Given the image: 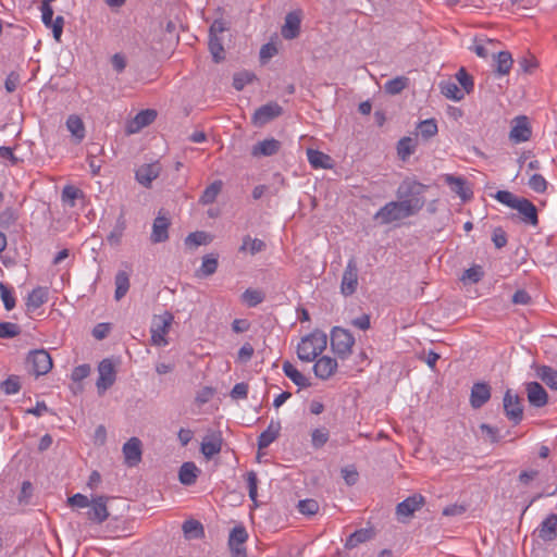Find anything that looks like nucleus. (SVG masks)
<instances>
[{"mask_svg": "<svg viewBox=\"0 0 557 557\" xmlns=\"http://www.w3.org/2000/svg\"><path fill=\"white\" fill-rule=\"evenodd\" d=\"M425 189V185L414 180H405L397 189V197L401 200L387 202L374 214V220L389 224L417 214L424 207L422 194Z\"/></svg>", "mask_w": 557, "mask_h": 557, "instance_id": "f257e3e1", "label": "nucleus"}, {"mask_svg": "<svg viewBox=\"0 0 557 557\" xmlns=\"http://www.w3.org/2000/svg\"><path fill=\"white\" fill-rule=\"evenodd\" d=\"M326 346V334L321 331H313L299 342L297 356L301 361L311 362L325 350Z\"/></svg>", "mask_w": 557, "mask_h": 557, "instance_id": "f03ea898", "label": "nucleus"}, {"mask_svg": "<svg viewBox=\"0 0 557 557\" xmlns=\"http://www.w3.org/2000/svg\"><path fill=\"white\" fill-rule=\"evenodd\" d=\"M355 338L351 333L343 327L335 326L331 332V348L342 359L351 354Z\"/></svg>", "mask_w": 557, "mask_h": 557, "instance_id": "7ed1b4c3", "label": "nucleus"}, {"mask_svg": "<svg viewBox=\"0 0 557 557\" xmlns=\"http://www.w3.org/2000/svg\"><path fill=\"white\" fill-rule=\"evenodd\" d=\"M172 321L173 315L169 312L153 317L150 329L152 345L160 347L168 345L166 335Z\"/></svg>", "mask_w": 557, "mask_h": 557, "instance_id": "20e7f679", "label": "nucleus"}, {"mask_svg": "<svg viewBox=\"0 0 557 557\" xmlns=\"http://www.w3.org/2000/svg\"><path fill=\"white\" fill-rule=\"evenodd\" d=\"M227 29L226 24L223 20H215L209 29V50L212 54L213 61L219 63L225 59L224 48L222 39L219 37Z\"/></svg>", "mask_w": 557, "mask_h": 557, "instance_id": "39448f33", "label": "nucleus"}, {"mask_svg": "<svg viewBox=\"0 0 557 557\" xmlns=\"http://www.w3.org/2000/svg\"><path fill=\"white\" fill-rule=\"evenodd\" d=\"M27 363L30 372L36 376L47 374L52 368V358L45 349L30 351L27 357Z\"/></svg>", "mask_w": 557, "mask_h": 557, "instance_id": "423d86ee", "label": "nucleus"}, {"mask_svg": "<svg viewBox=\"0 0 557 557\" xmlns=\"http://www.w3.org/2000/svg\"><path fill=\"white\" fill-rule=\"evenodd\" d=\"M503 403L506 417L513 422V424L520 423L523 418L521 398L517 394H513L511 389H507Z\"/></svg>", "mask_w": 557, "mask_h": 557, "instance_id": "0eeeda50", "label": "nucleus"}, {"mask_svg": "<svg viewBox=\"0 0 557 557\" xmlns=\"http://www.w3.org/2000/svg\"><path fill=\"white\" fill-rule=\"evenodd\" d=\"M282 113L283 108L277 102H269L255 111L251 122L255 126L261 127L282 115Z\"/></svg>", "mask_w": 557, "mask_h": 557, "instance_id": "6e6552de", "label": "nucleus"}, {"mask_svg": "<svg viewBox=\"0 0 557 557\" xmlns=\"http://www.w3.org/2000/svg\"><path fill=\"white\" fill-rule=\"evenodd\" d=\"M97 389L99 395H103L110 388L116 377L115 369L110 359H103L98 366Z\"/></svg>", "mask_w": 557, "mask_h": 557, "instance_id": "1a4fd4ad", "label": "nucleus"}, {"mask_svg": "<svg viewBox=\"0 0 557 557\" xmlns=\"http://www.w3.org/2000/svg\"><path fill=\"white\" fill-rule=\"evenodd\" d=\"M358 287V267L357 262L354 258L349 259L347 265L344 270L342 282H341V293L344 296L352 295Z\"/></svg>", "mask_w": 557, "mask_h": 557, "instance_id": "9d476101", "label": "nucleus"}, {"mask_svg": "<svg viewBox=\"0 0 557 557\" xmlns=\"http://www.w3.org/2000/svg\"><path fill=\"white\" fill-rule=\"evenodd\" d=\"M248 539V533L243 525H237L232 529L228 536V546L233 557H246L245 542Z\"/></svg>", "mask_w": 557, "mask_h": 557, "instance_id": "9b49d317", "label": "nucleus"}, {"mask_svg": "<svg viewBox=\"0 0 557 557\" xmlns=\"http://www.w3.org/2000/svg\"><path fill=\"white\" fill-rule=\"evenodd\" d=\"M223 446V437L221 432H209L202 438L200 451L207 460L220 454Z\"/></svg>", "mask_w": 557, "mask_h": 557, "instance_id": "f8f14e48", "label": "nucleus"}, {"mask_svg": "<svg viewBox=\"0 0 557 557\" xmlns=\"http://www.w3.org/2000/svg\"><path fill=\"white\" fill-rule=\"evenodd\" d=\"M161 171L162 166L159 162L143 164L135 171V178L141 186L149 188Z\"/></svg>", "mask_w": 557, "mask_h": 557, "instance_id": "ddd939ff", "label": "nucleus"}, {"mask_svg": "<svg viewBox=\"0 0 557 557\" xmlns=\"http://www.w3.org/2000/svg\"><path fill=\"white\" fill-rule=\"evenodd\" d=\"M124 461L128 467H135L141 461L143 444L138 437H131L124 443L123 448Z\"/></svg>", "mask_w": 557, "mask_h": 557, "instance_id": "4468645a", "label": "nucleus"}, {"mask_svg": "<svg viewBox=\"0 0 557 557\" xmlns=\"http://www.w3.org/2000/svg\"><path fill=\"white\" fill-rule=\"evenodd\" d=\"M532 129L527 116H517L509 133V138L515 144L528 141L531 138Z\"/></svg>", "mask_w": 557, "mask_h": 557, "instance_id": "2eb2a0df", "label": "nucleus"}, {"mask_svg": "<svg viewBox=\"0 0 557 557\" xmlns=\"http://www.w3.org/2000/svg\"><path fill=\"white\" fill-rule=\"evenodd\" d=\"M534 534L543 542H553L557 539V513H549L535 529Z\"/></svg>", "mask_w": 557, "mask_h": 557, "instance_id": "dca6fc26", "label": "nucleus"}, {"mask_svg": "<svg viewBox=\"0 0 557 557\" xmlns=\"http://www.w3.org/2000/svg\"><path fill=\"white\" fill-rule=\"evenodd\" d=\"M525 392L531 406L542 408L547 405L548 395L539 382H528L525 384Z\"/></svg>", "mask_w": 557, "mask_h": 557, "instance_id": "f3484780", "label": "nucleus"}, {"mask_svg": "<svg viewBox=\"0 0 557 557\" xmlns=\"http://www.w3.org/2000/svg\"><path fill=\"white\" fill-rule=\"evenodd\" d=\"M301 13L299 11L289 12L285 16V23L282 26L281 34L284 39L292 40L298 37L300 33Z\"/></svg>", "mask_w": 557, "mask_h": 557, "instance_id": "a211bd4d", "label": "nucleus"}, {"mask_svg": "<svg viewBox=\"0 0 557 557\" xmlns=\"http://www.w3.org/2000/svg\"><path fill=\"white\" fill-rule=\"evenodd\" d=\"M337 367L338 364L336 359L329 356H322L315 360L313 364V372L317 377L327 380L335 374Z\"/></svg>", "mask_w": 557, "mask_h": 557, "instance_id": "6ab92c4d", "label": "nucleus"}, {"mask_svg": "<svg viewBox=\"0 0 557 557\" xmlns=\"http://www.w3.org/2000/svg\"><path fill=\"white\" fill-rule=\"evenodd\" d=\"M107 502L108 497L106 496H97L92 498L89 505L90 510L87 512L88 519L96 523L104 522L109 517Z\"/></svg>", "mask_w": 557, "mask_h": 557, "instance_id": "aec40b11", "label": "nucleus"}, {"mask_svg": "<svg viewBox=\"0 0 557 557\" xmlns=\"http://www.w3.org/2000/svg\"><path fill=\"white\" fill-rule=\"evenodd\" d=\"M491 398V387L487 383H474L470 394V405L474 409L484 406Z\"/></svg>", "mask_w": 557, "mask_h": 557, "instance_id": "412c9836", "label": "nucleus"}, {"mask_svg": "<svg viewBox=\"0 0 557 557\" xmlns=\"http://www.w3.org/2000/svg\"><path fill=\"white\" fill-rule=\"evenodd\" d=\"M499 41L490 38L475 39L472 47L470 48L478 57L487 59L488 57L494 58L496 54V46Z\"/></svg>", "mask_w": 557, "mask_h": 557, "instance_id": "4be33fe9", "label": "nucleus"}, {"mask_svg": "<svg viewBox=\"0 0 557 557\" xmlns=\"http://www.w3.org/2000/svg\"><path fill=\"white\" fill-rule=\"evenodd\" d=\"M170 220L165 216L158 215L152 224L150 240L153 244L164 243L169 238Z\"/></svg>", "mask_w": 557, "mask_h": 557, "instance_id": "5701e85b", "label": "nucleus"}, {"mask_svg": "<svg viewBox=\"0 0 557 557\" xmlns=\"http://www.w3.org/2000/svg\"><path fill=\"white\" fill-rule=\"evenodd\" d=\"M521 214L523 222L535 226L539 223L537 209L527 198H521L515 208Z\"/></svg>", "mask_w": 557, "mask_h": 557, "instance_id": "b1692460", "label": "nucleus"}, {"mask_svg": "<svg viewBox=\"0 0 557 557\" xmlns=\"http://www.w3.org/2000/svg\"><path fill=\"white\" fill-rule=\"evenodd\" d=\"M423 503V496L413 495L399 503L396 507V512L400 517H410L414 511L422 507Z\"/></svg>", "mask_w": 557, "mask_h": 557, "instance_id": "393cba45", "label": "nucleus"}, {"mask_svg": "<svg viewBox=\"0 0 557 557\" xmlns=\"http://www.w3.org/2000/svg\"><path fill=\"white\" fill-rule=\"evenodd\" d=\"M281 143L274 138L264 139L256 144L251 149L253 157H270L278 152Z\"/></svg>", "mask_w": 557, "mask_h": 557, "instance_id": "a878e982", "label": "nucleus"}, {"mask_svg": "<svg viewBox=\"0 0 557 557\" xmlns=\"http://www.w3.org/2000/svg\"><path fill=\"white\" fill-rule=\"evenodd\" d=\"M48 300V289L38 286L34 288L27 296L26 308L27 311H35Z\"/></svg>", "mask_w": 557, "mask_h": 557, "instance_id": "bb28decb", "label": "nucleus"}, {"mask_svg": "<svg viewBox=\"0 0 557 557\" xmlns=\"http://www.w3.org/2000/svg\"><path fill=\"white\" fill-rule=\"evenodd\" d=\"M200 474V469L191 461L184 462L178 471L180 482L184 485H193L198 475Z\"/></svg>", "mask_w": 557, "mask_h": 557, "instance_id": "cd10ccee", "label": "nucleus"}, {"mask_svg": "<svg viewBox=\"0 0 557 557\" xmlns=\"http://www.w3.org/2000/svg\"><path fill=\"white\" fill-rule=\"evenodd\" d=\"M280 430V422L271 421L267 430H264L258 437V448L264 449L269 447L277 438Z\"/></svg>", "mask_w": 557, "mask_h": 557, "instance_id": "c85d7f7f", "label": "nucleus"}, {"mask_svg": "<svg viewBox=\"0 0 557 557\" xmlns=\"http://www.w3.org/2000/svg\"><path fill=\"white\" fill-rule=\"evenodd\" d=\"M493 60L495 62V71L497 75L504 76L509 74L513 63L509 51H497Z\"/></svg>", "mask_w": 557, "mask_h": 557, "instance_id": "c756f323", "label": "nucleus"}, {"mask_svg": "<svg viewBox=\"0 0 557 557\" xmlns=\"http://www.w3.org/2000/svg\"><path fill=\"white\" fill-rule=\"evenodd\" d=\"M283 372L284 374L298 387L307 388L310 386L309 380L298 371L289 361H285L283 363Z\"/></svg>", "mask_w": 557, "mask_h": 557, "instance_id": "7c9ffc66", "label": "nucleus"}, {"mask_svg": "<svg viewBox=\"0 0 557 557\" xmlns=\"http://www.w3.org/2000/svg\"><path fill=\"white\" fill-rule=\"evenodd\" d=\"M535 375L550 389L557 391V370L549 366H536Z\"/></svg>", "mask_w": 557, "mask_h": 557, "instance_id": "2f4dec72", "label": "nucleus"}, {"mask_svg": "<svg viewBox=\"0 0 557 557\" xmlns=\"http://www.w3.org/2000/svg\"><path fill=\"white\" fill-rule=\"evenodd\" d=\"M307 157L310 165L314 169H330L332 168V159L329 154L315 150L308 149Z\"/></svg>", "mask_w": 557, "mask_h": 557, "instance_id": "473e14b6", "label": "nucleus"}, {"mask_svg": "<svg viewBox=\"0 0 557 557\" xmlns=\"http://www.w3.org/2000/svg\"><path fill=\"white\" fill-rule=\"evenodd\" d=\"M157 116L154 110H144L137 113L133 123L129 125V133L138 132L140 128L151 124Z\"/></svg>", "mask_w": 557, "mask_h": 557, "instance_id": "72a5a7b5", "label": "nucleus"}, {"mask_svg": "<svg viewBox=\"0 0 557 557\" xmlns=\"http://www.w3.org/2000/svg\"><path fill=\"white\" fill-rule=\"evenodd\" d=\"M66 127L69 132L72 134V136L79 143L85 137V125L82 121V119L76 115L72 114L66 120Z\"/></svg>", "mask_w": 557, "mask_h": 557, "instance_id": "f704fd0d", "label": "nucleus"}, {"mask_svg": "<svg viewBox=\"0 0 557 557\" xmlns=\"http://www.w3.org/2000/svg\"><path fill=\"white\" fill-rule=\"evenodd\" d=\"M129 275L125 271H119L115 275V300H121L129 289Z\"/></svg>", "mask_w": 557, "mask_h": 557, "instance_id": "c9c22d12", "label": "nucleus"}, {"mask_svg": "<svg viewBox=\"0 0 557 557\" xmlns=\"http://www.w3.org/2000/svg\"><path fill=\"white\" fill-rule=\"evenodd\" d=\"M222 187V181H214L203 190L202 195L199 198V202L205 206L213 203L219 194L221 193Z\"/></svg>", "mask_w": 557, "mask_h": 557, "instance_id": "e433bc0d", "label": "nucleus"}, {"mask_svg": "<svg viewBox=\"0 0 557 557\" xmlns=\"http://www.w3.org/2000/svg\"><path fill=\"white\" fill-rule=\"evenodd\" d=\"M445 183L462 199H467L469 197V190L466 187V181L462 177L447 174L445 176Z\"/></svg>", "mask_w": 557, "mask_h": 557, "instance_id": "4c0bfd02", "label": "nucleus"}, {"mask_svg": "<svg viewBox=\"0 0 557 557\" xmlns=\"http://www.w3.org/2000/svg\"><path fill=\"white\" fill-rule=\"evenodd\" d=\"M372 536V532L368 529H360L351 533L346 540L345 547L346 548H355L359 544L369 541Z\"/></svg>", "mask_w": 557, "mask_h": 557, "instance_id": "58836bf2", "label": "nucleus"}, {"mask_svg": "<svg viewBox=\"0 0 557 557\" xmlns=\"http://www.w3.org/2000/svg\"><path fill=\"white\" fill-rule=\"evenodd\" d=\"M183 531L186 539H201L205 534L202 524L197 520H187L183 523Z\"/></svg>", "mask_w": 557, "mask_h": 557, "instance_id": "ea45409f", "label": "nucleus"}, {"mask_svg": "<svg viewBox=\"0 0 557 557\" xmlns=\"http://www.w3.org/2000/svg\"><path fill=\"white\" fill-rule=\"evenodd\" d=\"M417 128L419 131L420 136L424 140H429L430 138L434 137L438 132L435 119H426L424 121H421L418 124Z\"/></svg>", "mask_w": 557, "mask_h": 557, "instance_id": "a19ab883", "label": "nucleus"}, {"mask_svg": "<svg viewBox=\"0 0 557 557\" xmlns=\"http://www.w3.org/2000/svg\"><path fill=\"white\" fill-rule=\"evenodd\" d=\"M265 249V243L259 238H251L250 236H245L243 238V244L239 247V251H249L251 255H256Z\"/></svg>", "mask_w": 557, "mask_h": 557, "instance_id": "79ce46f5", "label": "nucleus"}, {"mask_svg": "<svg viewBox=\"0 0 557 557\" xmlns=\"http://www.w3.org/2000/svg\"><path fill=\"white\" fill-rule=\"evenodd\" d=\"M414 150L416 143L411 137H403L397 144V153L403 161L407 160Z\"/></svg>", "mask_w": 557, "mask_h": 557, "instance_id": "37998d69", "label": "nucleus"}, {"mask_svg": "<svg viewBox=\"0 0 557 557\" xmlns=\"http://www.w3.org/2000/svg\"><path fill=\"white\" fill-rule=\"evenodd\" d=\"M409 79L405 76H397L385 83L384 89L387 94L397 95L400 94L407 86Z\"/></svg>", "mask_w": 557, "mask_h": 557, "instance_id": "c03bdc74", "label": "nucleus"}, {"mask_svg": "<svg viewBox=\"0 0 557 557\" xmlns=\"http://www.w3.org/2000/svg\"><path fill=\"white\" fill-rule=\"evenodd\" d=\"M242 299L248 307L253 308L263 301L264 294L259 289L248 288L243 293Z\"/></svg>", "mask_w": 557, "mask_h": 557, "instance_id": "a18cd8bd", "label": "nucleus"}, {"mask_svg": "<svg viewBox=\"0 0 557 557\" xmlns=\"http://www.w3.org/2000/svg\"><path fill=\"white\" fill-rule=\"evenodd\" d=\"M330 438V432L326 428H318L311 432V445L313 448H322Z\"/></svg>", "mask_w": 557, "mask_h": 557, "instance_id": "49530a36", "label": "nucleus"}, {"mask_svg": "<svg viewBox=\"0 0 557 557\" xmlns=\"http://www.w3.org/2000/svg\"><path fill=\"white\" fill-rule=\"evenodd\" d=\"M216 269L218 258L214 257L213 255H206L202 258V263L198 272L201 273V275L203 276H210L216 272Z\"/></svg>", "mask_w": 557, "mask_h": 557, "instance_id": "de8ad7c7", "label": "nucleus"}, {"mask_svg": "<svg viewBox=\"0 0 557 557\" xmlns=\"http://www.w3.org/2000/svg\"><path fill=\"white\" fill-rule=\"evenodd\" d=\"M0 389L5 395H14L21 389V382L17 375H10L0 384Z\"/></svg>", "mask_w": 557, "mask_h": 557, "instance_id": "09e8293b", "label": "nucleus"}, {"mask_svg": "<svg viewBox=\"0 0 557 557\" xmlns=\"http://www.w3.org/2000/svg\"><path fill=\"white\" fill-rule=\"evenodd\" d=\"M209 243H211V236L206 232L190 233L185 239L186 245L196 247L201 245H208Z\"/></svg>", "mask_w": 557, "mask_h": 557, "instance_id": "8fccbe9b", "label": "nucleus"}, {"mask_svg": "<svg viewBox=\"0 0 557 557\" xmlns=\"http://www.w3.org/2000/svg\"><path fill=\"white\" fill-rule=\"evenodd\" d=\"M124 230H125V220L121 215L117 219L116 225L114 226L112 232L108 235L107 240L111 245H119L121 242V238L123 236Z\"/></svg>", "mask_w": 557, "mask_h": 557, "instance_id": "3c124183", "label": "nucleus"}, {"mask_svg": "<svg viewBox=\"0 0 557 557\" xmlns=\"http://www.w3.org/2000/svg\"><path fill=\"white\" fill-rule=\"evenodd\" d=\"M442 92L446 98L456 101H459L465 97L463 91L455 83L451 82H448L442 86Z\"/></svg>", "mask_w": 557, "mask_h": 557, "instance_id": "603ef678", "label": "nucleus"}, {"mask_svg": "<svg viewBox=\"0 0 557 557\" xmlns=\"http://www.w3.org/2000/svg\"><path fill=\"white\" fill-rule=\"evenodd\" d=\"M495 198L503 205L509 207V208H512L515 209L516 206H517V202H519V200L522 198V197H517L515 196L512 193L508 191V190H498L495 195Z\"/></svg>", "mask_w": 557, "mask_h": 557, "instance_id": "864d4df0", "label": "nucleus"}, {"mask_svg": "<svg viewBox=\"0 0 557 557\" xmlns=\"http://www.w3.org/2000/svg\"><path fill=\"white\" fill-rule=\"evenodd\" d=\"M479 428L485 441L491 443H497L500 441L499 430L497 428H494L487 423H482Z\"/></svg>", "mask_w": 557, "mask_h": 557, "instance_id": "5fc2aeb1", "label": "nucleus"}, {"mask_svg": "<svg viewBox=\"0 0 557 557\" xmlns=\"http://www.w3.org/2000/svg\"><path fill=\"white\" fill-rule=\"evenodd\" d=\"M21 333V327L16 323L0 322V338H13Z\"/></svg>", "mask_w": 557, "mask_h": 557, "instance_id": "6e6d98bb", "label": "nucleus"}, {"mask_svg": "<svg viewBox=\"0 0 557 557\" xmlns=\"http://www.w3.org/2000/svg\"><path fill=\"white\" fill-rule=\"evenodd\" d=\"M246 481H247V487H248V494L249 498L257 504V491H258V478L257 473L255 471H249L246 474Z\"/></svg>", "mask_w": 557, "mask_h": 557, "instance_id": "4d7b16f0", "label": "nucleus"}, {"mask_svg": "<svg viewBox=\"0 0 557 557\" xmlns=\"http://www.w3.org/2000/svg\"><path fill=\"white\" fill-rule=\"evenodd\" d=\"M255 79V75L249 72L237 73L233 77V86L236 90H242L246 85Z\"/></svg>", "mask_w": 557, "mask_h": 557, "instance_id": "13d9d810", "label": "nucleus"}, {"mask_svg": "<svg viewBox=\"0 0 557 557\" xmlns=\"http://www.w3.org/2000/svg\"><path fill=\"white\" fill-rule=\"evenodd\" d=\"M298 510L302 515L313 516L319 511V503L314 499H304L298 503Z\"/></svg>", "mask_w": 557, "mask_h": 557, "instance_id": "bf43d9fd", "label": "nucleus"}, {"mask_svg": "<svg viewBox=\"0 0 557 557\" xmlns=\"http://www.w3.org/2000/svg\"><path fill=\"white\" fill-rule=\"evenodd\" d=\"M0 295L3 301L4 308L10 311L15 307V298L12 290L0 282Z\"/></svg>", "mask_w": 557, "mask_h": 557, "instance_id": "052dcab7", "label": "nucleus"}, {"mask_svg": "<svg viewBox=\"0 0 557 557\" xmlns=\"http://www.w3.org/2000/svg\"><path fill=\"white\" fill-rule=\"evenodd\" d=\"M529 186L536 193H544L547 188V182L541 174H533L529 180Z\"/></svg>", "mask_w": 557, "mask_h": 557, "instance_id": "680f3d73", "label": "nucleus"}, {"mask_svg": "<svg viewBox=\"0 0 557 557\" xmlns=\"http://www.w3.org/2000/svg\"><path fill=\"white\" fill-rule=\"evenodd\" d=\"M90 366L87 363L75 367L71 373V379L74 382H81L90 374Z\"/></svg>", "mask_w": 557, "mask_h": 557, "instance_id": "e2e57ef3", "label": "nucleus"}, {"mask_svg": "<svg viewBox=\"0 0 557 557\" xmlns=\"http://www.w3.org/2000/svg\"><path fill=\"white\" fill-rule=\"evenodd\" d=\"M81 190L74 186H65L62 190V200L63 202L70 203V206H74L75 199L79 196Z\"/></svg>", "mask_w": 557, "mask_h": 557, "instance_id": "0e129e2a", "label": "nucleus"}, {"mask_svg": "<svg viewBox=\"0 0 557 557\" xmlns=\"http://www.w3.org/2000/svg\"><path fill=\"white\" fill-rule=\"evenodd\" d=\"M456 77L467 92L473 88L472 77L466 72L465 69H460L456 74Z\"/></svg>", "mask_w": 557, "mask_h": 557, "instance_id": "69168bd1", "label": "nucleus"}, {"mask_svg": "<svg viewBox=\"0 0 557 557\" xmlns=\"http://www.w3.org/2000/svg\"><path fill=\"white\" fill-rule=\"evenodd\" d=\"M67 503L70 506L76 508H86L89 507L90 505L88 497L81 493L74 494L73 496L69 497Z\"/></svg>", "mask_w": 557, "mask_h": 557, "instance_id": "338daca9", "label": "nucleus"}, {"mask_svg": "<svg viewBox=\"0 0 557 557\" xmlns=\"http://www.w3.org/2000/svg\"><path fill=\"white\" fill-rule=\"evenodd\" d=\"M230 395L235 400L246 399L248 395V384L244 382L235 384Z\"/></svg>", "mask_w": 557, "mask_h": 557, "instance_id": "774afa93", "label": "nucleus"}]
</instances>
